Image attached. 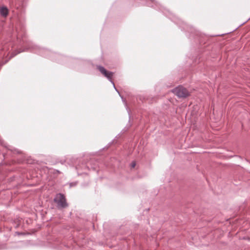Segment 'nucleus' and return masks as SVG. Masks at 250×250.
<instances>
[{
	"label": "nucleus",
	"instance_id": "obj_9",
	"mask_svg": "<svg viewBox=\"0 0 250 250\" xmlns=\"http://www.w3.org/2000/svg\"><path fill=\"white\" fill-rule=\"evenodd\" d=\"M189 58H190L193 62H196L198 58L199 59L200 58V57H199V56L197 55V54L193 56L190 55V56H189Z\"/></svg>",
	"mask_w": 250,
	"mask_h": 250
},
{
	"label": "nucleus",
	"instance_id": "obj_8",
	"mask_svg": "<svg viewBox=\"0 0 250 250\" xmlns=\"http://www.w3.org/2000/svg\"><path fill=\"white\" fill-rule=\"evenodd\" d=\"M150 2H148L147 4L148 6L154 7V8H156L158 6V4L155 0H150Z\"/></svg>",
	"mask_w": 250,
	"mask_h": 250
},
{
	"label": "nucleus",
	"instance_id": "obj_6",
	"mask_svg": "<svg viewBox=\"0 0 250 250\" xmlns=\"http://www.w3.org/2000/svg\"><path fill=\"white\" fill-rule=\"evenodd\" d=\"M97 67L102 74H103L108 79H109V73L106 71L104 67L101 66H98Z\"/></svg>",
	"mask_w": 250,
	"mask_h": 250
},
{
	"label": "nucleus",
	"instance_id": "obj_11",
	"mask_svg": "<svg viewBox=\"0 0 250 250\" xmlns=\"http://www.w3.org/2000/svg\"><path fill=\"white\" fill-rule=\"evenodd\" d=\"M122 97V100H123V102H124V104H125V106H126V110H127V112H128V114L129 115V114H130V110L128 109V107L127 106L126 103V102H125V101L123 99V98L122 97Z\"/></svg>",
	"mask_w": 250,
	"mask_h": 250
},
{
	"label": "nucleus",
	"instance_id": "obj_2",
	"mask_svg": "<svg viewBox=\"0 0 250 250\" xmlns=\"http://www.w3.org/2000/svg\"><path fill=\"white\" fill-rule=\"evenodd\" d=\"M23 42L24 43L25 42L27 49H30L41 54V55L46 57L45 53L49 52L47 49L39 46L29 41L24 40L23 39Z\"/></svg>",
	"mask_w": 250,
	"mask_h": 250
},
{
	"label": "nucleus",
	"instance_id": "obj_7",
	"mask_svg": "<svg viewBox=\"0 0 250 250\" xmlns=\"http://www.w3.org/2000/svg\"><path fill=\"white\" fill-rule=\"evenodd\" d=\"M0 13L1 16L6 17L8 14V9L6 7H0Z\"/></svg>",
	"mask_w": 250,
	"mask_h": 250
},
{
	"label": "nucleus",
	"instance_id": "obj_4",
	"mask_svg": "<svg viewBox=\"0 0 250 250\" xmlns=\"http://www.w3.org/2000/svg\"><path fill=\"white\" fill-rule=\"evenodd\" d=\"M54 201L57 204L59 208H65L68 206L64 196L61 193L56 195Z\"/></svg>",
	"mask_w": 250,
	"mask_h": 250
},
{
	"label": "nucleus",
	"instance_id": "obj_12",
	"mask_svg": "<svg viewBox=\"0 0 250 250\" xmlns=\"http://www.w3.org/2000/svg\"><path fill=\"white\" fill-rule=\"evenodd\" d=\"M136 166V163L135 162H132L131 164V167L132 168H134Z\"/></svg>",
	"mask_w": 250,
	"mask_h": 250
},
{
	"label": "nucleus",
	"instance_id": "obj_5",
	"mask_svg": "<svg viewBox=\"0 0 250 250\" xmlns=\"http://www.w3.org/2000/svg\"><path fill=\"white\" fill-rule=\"evenodd\" d=\"M17 39L20 40L21 44L23 45L25 48L24 49H23V51H25V50H27L26 49L25 43H24V42H23V39L24 40H27L25 39V37L24 36V29H22L21 30V31H19L18 29H17Z\"/></svg>",
	"mask_w": 250,
	"mask_h": 250
},
{
	"label": "nucleus",
	"instance_id": "obj_13",
	"mask_svg": "<svg viewBox=\"0 0 250 250\" xmlns=\"http://www.w3.org/2000/svg\"><path fill=\"white\" fill-rule=\"evenodd\" d=\"M76 184H77V183H71L69 184L70 187L75 186L76 185Z\"/></svg>",
	"mask_w": 250,
	"mask_h": 250
},
{
	"label": "nucleus",
	"instance_id": "obj_10",
	"mask_svg": "<svg viewBox=\"0 0 250 250\" xmlns=\"http://www.w3.org/2000/svg\"><path fill=\"white\" fill-rule=\"evenodd\" d=\"M110 83H112L113 86V87H114V89H115V90H116V91H117L119 94H120L119 91H118V90L117 89V88L115 87V85L114 83L112 82V80H111V79H112V76H113V73L112 72H111V71H110ZM119 95H120V94H119ZM120 96H121V95H120Z\"/></svg>",
	"mask_w": 250,
	"mask_h": 250
},
{
	"label": "nucleus",
	"instance_id": "obj_1",
	"mask_svg": "<svg viewBox=\"0 0 250 250\" xmlns=\"http://www.w3.org/2000/svg\"><path fill=\"white\" fill-rule=\"evenodd\" d=\"M182 30H185L189 33V37H193L196 41L199 42L198 51H204L203 49L208 45H206L207 37L199 31L196 30L193 27L188 25L184 21H182V25H179Z\"/></svg>",
	"mask_w": 250,
	"mask_h": 250
},
{
	"label": "nucleus",
	"instance_id": "obj_3",
	"mask_svg": "<svg viewBox=\"0 0 250 250\" xmlns=\"http://www.w3.org/2000/svg\"><path fill=\"white\" fill-rule=\"evenodd\" d=\"M171 92L179 98L185 99L190 96L188 90L182 85H179L171 90Z\"/></svg>",
	"mask_w": 250,
	"mask_h": 250
}]
</instances>
